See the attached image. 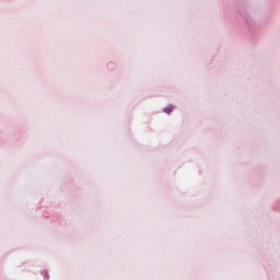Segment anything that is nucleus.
Here are the masks:
<instances>
[{
	"mask_svg": "<svg viewBox=\"0 0 280 280\" xmlns=\"http://www.w3.org/2000/svg\"><path fill=\"white\" fill-rule=\"evenodd\" d=\"M172 110H174V106L170 105L168 107L164 108V113H166V115H170V113H172Z\"/></svg>",
	"mask_w": 280,
	"mask_h": 280,
	"instance_id": "f257e3e1",
	"label": "nucleus"
}]
</instances>
